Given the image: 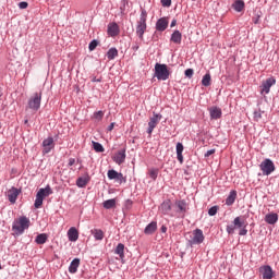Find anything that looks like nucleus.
<instances>
[{"label":"nucleus","mask_w":279,"mask_h":279,"mask_svg":"<svg viewBox=\"0 0 279 279\" xmlns=\"http://www.w3.org/2000/svg\"><path fill=\"white\" fill-rule=\"evenodd\" d=\"M29 226H32L29 218L22 216L13 221L12 231L16 236H21V234H24L25 230H29Z\"/></svg>","instance_id":"f257e3e1"},{"label":"nucleus","mask_w":279,"mask_h":279,"mask_svg":"<svg viewBox=\"0 0 279 279\" xmlns=\"http://www.w3.org/2000/svg\"><path fill=\"white\" fill-rule=\"evenodd\" d=\"M171 75V71H169V66L165 63H156L155 64V74L154 77H156L159 82H167Z\"/></svg>","instance_id":"f03ea898"},{"label":"nucleus","mask_w":279,"mask_h":279,"mask_svg":"<svg viewBox=\"0 0 279 279\" xmlns=\"http://www.w3.org/2000/svg\"><path fill=\"white\" fill-rule=\"evenodd\" d=\"M146 31H147V11L143 9L136 25V35L138 36V38H141V40H143V36Z\"/></svg>","instance_id":"7ed1b4c3"},{"label":"nucleus","mask_w":279,"mask_h":279,"mask_svg":"<svg viewBox=\"0 0 279 279\" xmlns=\"http://www.w3.org/2000/svg\"><path fill=\"white\" fill-rule=\"evenodd\" d=\"M49 195H53V190H51L50 185H47L46 187L39 189V191L36 194L34 206L35 208H40L43 206V202L45 201V197H49Z\"/></svg>","instance_id":"20e7f679"},{"label":"nucleus","mask_w":279,"mask_h":279,"mask_svg":"<svg viewBox=\"0 0 279 279\" xmlns=\"http://www.w3.org/2000/svg\"><path fill=\"white\" fill-rule=\"evenodd\" d=\"M43 101V92L35 93L28 99L27 108L33 110L34 112H38L40 110V104Z\"/></svg>","instance_id":"39448f33"},{"label":"nucleus","mask_w":279,"mask_h":279,"mask_svg":"<svg viewBox=\"0 0 279 279\" xmlns=\"http://www.w3.org/2000/svg\"><path fill=\"white\" fill-rule=\"evenodd\" d=\"M263 175H271L276 171V165L269 158L264 159L259 165Z\"/></svg>","instance_id":"423d86ee"},{"label":"nucleus","mask_w":279,"mask_h":279,"mask_svg":"<svg viewBox=\"0 0 279 279\" xmlns=\"http://www.w3.org/2000/svg\"><path fill=\"white\" fill-rule=\"evenodd\" d=\"M204 231L202 229H195L192 233V238L187 241L189 245L193 247V245H202L204 243Z\"/></svg>","instance_id":"0eeeda50"},{"label":"nucleus","mask_w":279,"mask_h":279,"mask_svg":"<svg viewBox=\"0 0 279 279\" xmlns=\"http://www.w3.org/2000/svg\"><path fill=\"white\" fill-rule=\"evenodd\" d=\"M161 120H162V114L156 113V112L153 113V117L149 119L148 129H147V134H149V136L154 134V130H156L157 125L160 123Z\"/></svg>","instance_id":"6e6552de"},{"label":"nucleus","mask_w":279,"mask_h":279,"mask_svg":"<svg viewBox=\"0 0 279 279\" xmlns=\"http://www.w3.org/2000/svg\"><path fill=\"white\" fill-rule=\"evenodd\" d=\"M175 206H177V213L179 217L184 219V217L186 216V210H189V205L186 204V201L184 199L177 201Z\"/></svg>","instance_id":"1a4fd4ad"},{"label":"nucleus","mask_w":279,"mask_h":279,"mask_svg":"<svg viewBox=\"0 0 279 279\" xmlns=\"http://www.w3.org/2000/svg\"><path fill=\"white\" fill-rule=\"evenodd\" d=\"M276 84V78L269 77L266 81L262 83V89L260 95H269V92L271 90V86Z\"/></svg>","instance_id":"9d476101"},{"label":"nucleus","mask_w":279,"mask_h":279,"mask_svg":"<svg viewBox=\"0 0 279 279\" xmlns=\"http://www.w3.org/2000/svg\"><path fill=\"white\" fill-rule=\"evenodd\" d=\"M107 175L109 180H116V182H119L120 184L125 182V177H123V173L117 172L114 169L108 170Z\"/></svg>","instance_id":"9b49d317"},{"label":"nucleus","mask_w":279,"mask_h":279,"mask_svg":"<svg viewBox=\"0 0 279 279\" xmlns=\"http://www.w3.org/2000/svg\"><path fill=\"white\" fill-rule=\"evenodd\" d=\"M43 154L47 155L51 153V149H53V147H56V144L53 143V137H48L46 140L43 141Z\"/></svg>","instance_id":"f8f14e48"},{"label":"nucleus","mask_w":279,"mask_h":279,"mask_svg":"<svg viewBox=\"0 0 279 279\" xmlns=\"http://www.w3.org/2000/svg\"><path fill=\"white\" fill-rule=\"evenodd\" d=\"M126 156L128 155L125 154V148H122L113 155L112 160L116 162V165H123V162H125Z\"/></svg>","instance_id":"ddd939ff"},{"label":"nucleus","mask_w":279,"mask_h":279,"mask_svg":"<svg viewBox=\"0 0 279 279\" xmlns=\"http://www.w3.org/2000/svg\"><path fill=\"white\" fill-rule=\"evenodd\" d=\"M21 193L20 189L12 186L8 192L7 196L11 204H16V199H19V194Z\"/></svg>","instance_id":"4468645a"},{"label":"nucleus","mask_w":279,"mask_h":279,"mask_svg":"<svg viewBox=\"0 0 279 279\" xmlns=\"http://www.w3.org/2000/svg\"><path fill=\"white\" fill-rule=\"evenodd\" d=\"M259 274H262L263 279L274 278V269L269 265L262 266L259 268Z\"/></svg>","instance_id":"2eb2a0df"},{"label":"nucleus","mask_w":279,"mask_h":279,"mask_svg":"<svg viewBox=\"0 0 279 279\" xmlns=\"http://www.w3.org/2000/svg\"><path fill=\"white\" fill-rule=\"evenodd\" d=\"M168 27H169V21L167 20V17H160L156 22L157 32H165V29H167Z\"/></svg>","instance_id":"dca6fc26"},{"label":"nucleus","mask_w":279,"mask_h":279,"mask_svg":"<svg viewBox=\"0 0 279 279\" xmlns=\"http://www.w3.org/2000/svg\"><path fill=\"white\" fill-rule=\"evenodd\" d=\"M222 114H223V112L221 111V108H219V107L209 108L210 119H214V120L221 119Z\"/></svg>","instance_id":"f3484780"},{"label":"nucleus","mask_w":279,"mask_h":279,"mask_svg":"<svg viewBox=\"0 0 279 279\" xmlns=\"http://www.w3.org/2000/svg\"><path fill=\"white\" fill-rule=\"evenodd\" d=\"M184 151V145L180 142L177 143V160H179L180 165L184 163V156L182 155Z\"/></svg>","instance_id":"a211bd4d"},{"label":"nucleus","mask_w":279,"mask_h":279,"mask_svg":"<svg viewBox=\"0 0 279 279\" xmlns=\"http://www.w3.org/2000/svg\"><path fill=\"white\" fill-rule=\"evenodd\" d=\"M109 36H111V38H114V36H119V24L117 23H111L108 25V29H107Z\"/></svg>","instance_id":"6ab92c4d"},{"label":"nucleus","mask_w":279,"mask_h":279,"mask_svg":"<svg viewBox=\"0 0 279 279\" xmlns=\"http://www.w3.org/2000/svg\"><path fill=\"white\" fill-rule=\"evenodd\" d=\"M90 182V177L88 174L81 177L76 180V186L78 189H86V185Z\"/></svg>","instance_id":"aec40b11"},{"label":"nucleus","mask_w":279,"mask_h":279,"mask_svg":"<svg viewBox=\"0 0 279 279\" xmlns=\"http://www.w3.org/2000/svg\"><path fill=\"white\" fill-rule=\"evenodd\" d=\"M69 241L75 242L80 239V232L75 227H71L68 231Z\"/></svg>","instance_id":"412c9836"},{"label":"nucleus","mask_w":279,"mask_h":279,"mask_svg":"<svg viewBox=\"0 0 279 279\" xmlns=\"http://www.w3.org/2000/svg\"><path fill=\"white\" fill-rule=\"evenodd\" d=\"M170 41L174 43V45H182V33L174 31L170 36Z\"/></svg>","instance_id":"4be33fe9"},{"label":"nucleus","mask_w":279,"mask_h":279,"mask_svg":"<svg viewBox=\"0 0 279 279\" xmlns=\"http://www.w3.org/2000/svg\"><path fill=\"white\" fill-rule=\"evenodd\" d=\"M265 221L269 226H275V223H278V214L276 213L267 214L265 216Z\"/></svg>","instance_id":"5701e85b"},{"label":"nucleus","mask_w":279,"mask_h":279,"mask_svg":"<svg viewBox=\"0 0 279 279\" xmlns=\"http://www.w3.org/2000/svg\"><path fill=\"white\" fill-rule=\"evenodd\" d=\"M156 230H158V222L151 221L144 229V234H154Z\"/></svg>","instance_id":"b1692460"},{"label":"nucleus","mask_w":279,"mask_h":279,"mask_svg":"<svg viewBox=\"0 0 279 279\" xmlns=\"http://www.w3.org/2000/svg\"><path fill=\"white\" fill-rule=\"evenodd\" d=\"M114 254H117L121 260H123V258H125V244L119 243L114 250Z\"/></svg>","instance_id":"393cba45"},{"label":"nucleus","mask_w":279,"mask_h":279,"mask_svg":"<svg viewBox=\"0 0 279 279\" xmlns=\"http://www.w3.org/2000/svg\"><path fill=\"white\" fill-rule=\"evenodd\" d=\"M159 210H161L162 215H169L171 213V201H165L160 205Z\"/></svg>","instance_id":"a878e982"},{"label":"nucleus","mask_w":279,"mask_h":279,"mask_svg":"<svg viewBox=\"0 0 279 279\" xmlns=\"http://www.w3.org/2000/svg\"><path fill=\"white\" fill-rule=\"evenodd\" d=\"M78 268H80V258H74L69 266V272L77 274Z\"/></svg>","instance_id":"bb28decb"},{"label":"nucleus","mask_w":279,"mask_h":279,"mask_svg":"<svg viewBox=\"0 0 279 279\" xmlns=\"http://www.w3.org/2000/svg\"><path fill=\"white\" fill-rule=\"evenodd\" d=\"M236 202V191L232 190L226 198V205L232 206Z\"/></svg>","instance_id":"cd10ccee"},{"label":"nucleus","mask_w":279,"mask_h":279,"mask_svg":"<svg viewBox=\"0 0 279 279\" xmlns=\"http://www.w3.org/2000/svg\"><path fill=\"white\" fill-rule=\"evenodd\" d=\"M232 8L235 12H241L242 10H245V2L243 0H235L232 3Z\"/></svg>","instance_id":"c85d7f7f"},{"label":"nucleus","mask_w":279,"mask_h":279,"mask_svg":"<svg viewBox=\"0 0 279 279\" xmlns=\"http://www.w3.org/2000/svg\"><path fill=\"white\" fill-rule=\"evenodd\" d=\"M95 241H104V231L101 229H94L90 231Z\"/></svg>","instance_id":"c756f323"},{"label":"nucleus","mask_w":279,"mask_h":279,"mask_svg":"<svg viewBox=\"0 0 279 279\" xmlns=\"http://www.w3.org/2000/svg\"><path fill=\"white\" fill-rule=\"evenodd\" d=\"M47 233H39L36 238H35V243H37V245H45V243H47Z\"/></svg>","instance_id":"7c9ffc66"},{"label":"nucleus","mask_w":279,"mask_h":279,"mask_svg":"<svg viewBox=\"0 0 279 279\" xmlns=\"http://www.w3.org/2000/svg\"><path fill=\"white\" fill-rule=\"evenodd\" d=\"M233 228H247V225H245V220L241 219V217H235L233 220Z\"/></svg>","instance_id":"2f4dec72"},{"label":"nucleus","mask_w":279,"mask_h":279,"mask_svg":"<svg viewBox=\"0 0 279 279\" xmlns=\"http://www.w3.org/2000/svg\"><path fill=\"white\" fill-rule=\"evenodd\" d=\"M102 206L104 208H106V210H110L111 208H114V206H117V199H107L102 203Z\"/></svg>","instance_id":"473e14b6"},{"label":"nucleus","mask_w":279,"mask_h":279,"mask_svg":"<svg viewBox=\"0 0 279 279\" xmlns=\"http://www.w3.org/2000/svg\"><path fill=\"white\" fill-rule=\"evenodd\" d=\"M119 56V50L117 48H110L107 52L108 60H114Z\"/></svg>","instance_id":"72a5a7b5"},{"label":"nucleus","mask_w":279,"mask_h":279,"mask_svg":"<svg viewBox=\"0 0 279 279\" xmlns=\"http://www.w3.org/2000/svg\"><path fill=\"white\" fill-rule=\"evenodd\" d=\"M93 148H94L95 151H97V153H102V151H105L104 145H101V143H99V142H93Z\"/></svg>","instance_id":"f704fd0d"},{"label":"nucleus","mask_w":279,"mask_h":279,"mask_svg":"<svg viewBox=\"0 0 279 279\" xmlns=\"http://www.w3.org/2000/svg\"><path fill=\"white\" fill-rule=\"evenodd\" d=\"M210 80H211L210 74L209 73L205 74L202 80V85L210 86Z\"/></svg>","instance_id":"c9c22d12"},{"label":"nucleus","mask_w":279,"mask_h":279,"mask_svg":"<svg viewBox=\"0 0 279 279\" xmlns=\"http://www.w3.org/2000/svg\"><path fill=\"white\" fill-rule=\"evenodd\" d=\"M97 45H99V41H97V39L92 40L88 46L89 51H95V49H97Z\"/></svg>","instance_id":"e433bc0d"},{"label":"nucleus","mask_w":279,"mask_h":279,"mask_svg":"<svg viewBox=\"0 0 279 279\" xmlns=\"http://www.w3.org/2000/svg\"><path fill=\"white\" fill-rule=\"evenodd\" d=\"M94 119L96 121H101L104 119V111L100 110V111L94 112Z\"/></svg>","instance_id":"4c0bfd02"},{"label":"nucleus","mask_w":279,"mask_h":279,"mask_svg":"<svg viewBox=\"0 0 279 279\" xmlns=\"http://www.w3.org/2000/svg\"><path fill=\"white\" fill-rule=\"evenodd\" d=\"M219 210V207L217 206H213L208 209V215L209 217H215V215H217V211Z\"/></svg>","instance_id":"58836bf2"},{"label":"nucleus","mask_w":279,"mask_h":279,"mask_svg":"<svg viewBox=\"0 0 279 279\" xmlns=\"http://www.w3.org/2000/svg\"><path fill=\"white\" fill-rule=\"evenodd\" d=\"M149 178H151V180H156L158 178V169H150L149 170Z\"/></svg>","instance_id":"ea45409f"},{"label":"nucleus","mask_w":279,"mask_h":279,"mask_svg":"<svg viewBox=\"0 0 279 279\" xmlns=\"http://www.w3.org/2000/svg\"><path fill=\"white\" fill-rule=\"evenodd\" d=\"M195 73V71L193 69H186L184 72L185 77H189V80H191V77H193V74Z\"/></svg>","instance_id":"a19ab883"},{"label":"nucleus","mask_w":279,"mask_h":279,"mask_svg":"<svg viewBox=\"0 0 279 279\" xmlns=\"http://www.w3.org/2000/svg\"><path fill=\"white\" fill-rule=\"evenodd\" d=\"M163 8H171V0H160Z\"/></svg>","instance_id":"79ce46f5"},{"label":"nucleus","mask_w":279,"mask_h":279,"mask_svg":"<svg viewBox=\"0 0 279 279\" xmlns=\"http://www.w3.org/2000/svg\"><path fill=\"white\" fill-rule=\"evenodd\" d=\"M234 230H235L234 225H228L227 226L228 234H234Z\"/></svg>","instance_id":"37998d69"},{"label":"nucleus","mask_w":279,"mask_h":279,"mask_svg":"<svg viewBox=\"0 0 279 279\" xmlns=\"http://www.w3.org/2000/svg\"><path fill=\"white\" fill-rule=\"evenodd\" d=\"M28 5H29V4H28L27 2H25V1L19 3L20 10H26V8H27Z\"/></svg>","instance_id":"c03bdc74"},{"label":"nucleus","mask_w":279,"mask_h":279,"mask_svg":"<svg viewBox=\"0 0 279 279\" xmlns=\"http://www.w3.org/2000/svg\"><path fill=\"white\" fill-rule=\"evenodd\" d=\"M259 119H263V116L260 114V111H254V120L258 121Z\"/></svg>","instance_id":"a18cd8bd"},{"label":"nucleus","mask_w":279,"mask_h":279,"mask_svg":"<svg viewBox=\"0 0 279 279\" xmlns=\"http://www.w3.org/2000/svg\"><path fill=\"white\" fill-rule=\"evenodd\" d=\"M247 234V229L245 227L240 228L239 235L240 236H245Z\"/></svg>","instance_id":"49530a36"},{"label":"nucleus","mask_w":279,"mask_h":279,"mask_svg":"<svg viewBox=\"0 0 279 279\" xmlns=\"http://www.w3.org/2000/svg\"><path fill=\"white\" fill-rule=\"evenodd\" d=\"M215 149H209V150H207L206 153H205V158H208V157H210V156H213V154H215Z\"/></svg>","instance_id":"de8ad7c7"},{"label":"nucleus","mask_w":279,"mask_h":279,"mask_svg":"<svg viewBox=\"0 0 279 279\" xmlns=\"http://www.w3.org/2000/svg\"><path fill=\"white\" fill-rule=\"evenodd\" d=\"M121 3H122V7L120 8V10H125V5L130 3V0H122Z\"/></svg>","instance_id":"09e8293b"},{"label":"nucleus","mask_w":279,"mask_h":279,"mask_svg":"<svg viewBox=\"0 0 279 279\" xmlns=\"http://www.w3.org/2000/svg\"><path fill=\"white\" fill-rule=\"evenodd\" d=\"M73 165H75V158H70L68 166L73 167Z\"/></svg>","instance_id":"8fccbe9b"},{"label":"nucleus","mask_w":279,"mask_h":279,"mask_svg":"<svg viewBox=\"0 0 279 279\" xmlns=\"http://www.w3.org/2000/svg\"><path fill=\"white\" fill-rule=\"evenodd\" d=\"M107 130L108 132H112V130H114V122L110 123Z\"/></svg>","instance_id":"3c124183"},{"label":"nucleus","mask_w":279,"mask_h":279,"mask_svg":"<svg viewBox=\"0 0 279 279\" xmlns=\"http://www.w3.org/2000/svg\"><path fill=\"white\" fill-rule=\"evenodd\" d=\"M175 25H178V20L173 19L171 21L170 27H175Z\"/></svg>","instance_id":"603ef678"},{"label":"nucleus","mask_w":279,"mask_h":279,"mask_svg":"<svg viewBox=\"0 0 279 279\" xmlns=\"http://www.w3.org/2000/svg\"><path fill=\"white\" fill-rule=\"evenodd\" d=\"M92 82H101V77H99V78H97V76H94L93 78H92Z\"/></svg>","instance_id":"864d4df0"},{"label":"nucleus","mask_w":279,"mask_h":279,"mask_svg":"<svg viewBox=\"0 0 279 279\" xmlns=\"http://www.w3.org/2000/svg\"><path fill=\"white\" fill-rule=\"evenodd\" d=\"M161 232H163V233L167 232V227L162 226L161 227Z\"/></svg>","instance_id":"5fc2aeb1"},{"label":"nucleus","mask_w":279,"mask_h":279,"mask_svg":"<svg viewBox=\"0 0 279 279\" xmlns=\"http://www.w3.org/2000/svg\"><path fill=\"white\" fill-rule=\"evenodd\" d=\"M257 112H259V114H262V116L265 114V111H263V110H260V109L257 110Z\"/></svg>","instance_id":"6e6d98bb"},{"label":"nucleus","mask_w":279,"mask_h":279,"mask_svg":"<svg viewBox=\"0 0 279 279\" xmlns=\"http://www.w3.org/2000/svg\"><path fill=\"white\" fill-rule=\"evenodd\" d=\"M24 123H25V125H27V123H29V120H24Z\"/></svg>","instance_id":"4d7b16f0"},{"label":"nucleus","mask_w":279,"mask_h":279,"mask_svg":"<svg viewBox=\"0 0 279 279\" xmlns=\"http://www.w3.org/2000/svg\"><path fill=\"white\" fill-rule=\"evenodd\" d=\"M254 23H255V25L258 24V19H256V20L254 21Z\"/></svg>","instance_id":"13d9d810"},{"label":"nucleus","mask_w":279,"mask_h":279,"mask_svg":"<svg viewBox=\"0 0 279 279\" xmlns=\"http://www.w3.org/2000/svg\"><path fill=\"white\" fill-rule=\"evenodd\" d=\"M133 49L137 50V49H138V46H134Z\"/></svg>","instance_id":"bf43d9fd"}]
</instances>
